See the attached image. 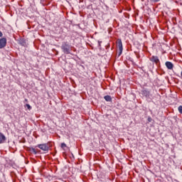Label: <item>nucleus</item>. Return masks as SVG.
I'll return each mask as SVG.
<instances>
[{
	"instance_id": "dca6fc26",
	"label": "nucleus",
	"mask_w": 182,
	"mask_h": 182,
	"mask_svg": "<svg viewBox=\"0 0 182 182\" xmlns=\"http://www.w3.org/2000/svg\"><path fill=\"white\" fill-rule=\"evenodd\" d=\"M149 122H151V118H148Z\"/></svg>"
},
{
	"instance_id": "f03ea898",
	"label": "nucleus",
	"mask_w": 182,
	"mask_h": 182,
	"mask_svg": "<svg viewBox=\"0 0 182 182\" xmlns=\"http://www.w3.org/2000/svg\"><path fill=\"white\" fill-rule=\"evenodd\" d=\"M117 45L119 50L118 56H120L122 53H123V43H122V39H118L117 41Z\"/></svg>"
},
{
	"instance_id": "423d86ee",
	"label": "nucleus",
	"mask_w": 182,
	"mask_h": 182,
	"mask_svg": "<svg viewBox=\"0 0 182 182\" xmlns=\"http://www.w3.org/2000/svg\"><path fill=\"white\" fill-rule=\"evenodd\" d=\"M6 46V38H0V49H4Z\"/></svg>"
},
{
	"instance_id": "20e7f679",
	"label": "nucleus",
	"mask_w": 182,
	"mask_h": 182,
	"mask_svg": "<svg viewBox=\"0 0 182 182\" xmlns=\"http://www.w3.org/2000/svg\"><path fill=\"white\" fill-rule=\"evenodd\" d=\"M37 147H38V149L43 150V151H48L49 150V146H48V144H38Z\"/></svg>"
},
{
	"instance_id": "f3484780",
	"label": "nucleus",
	"mask_w": 182,
	"mask_h": 182,
	"mask_svg": "<svg viewBox=\"0 0 182 182\" xmlns=\"http://www.w3.org/2000/svg\"><path fill=\"white\" fill-rule=\"evenodd\" d=\"M26 102H28V100H25Z\"/></svg>"
},
{
	"instance_id": "9d476101",
	"label": "nucleus",
	"mask_w": 182,
	"mask_h": 182,
	"mask_svg": "<svg viewBox=\"0 0 182 182\" xmlns=\"http://www.w3.org/2000/svg\"><path fill=\"white\" fill-rule=\"evenodd\" d=\"M106 102H112V97L110 95H106L104 97Z\"/></svg>"
},
{
	"instance_id": "6e6552de",
	"label": "nucleus",
	"mask_w": 182,
	"mask_h": 182,
	"mask_svg": "<svg viewBox=\"0 0 182 182\" xmlns=\"http://www.w3.org/2000/svg\"><path fill=\"white\" fill-rule=\"evenodd\" d=\"M18 45H21V46L26 47V40L25 38H20L18 41Z\"/></svg>"
},
{
	"instance_id": "ddd939ff",
	"label": "nucleus",
	"mask_w": 182,
	"mask_h": 182,
	"mask_svg": "<svg viewBox=\"0 0 182 182\" xmlns=\"http://www.w3.org/2000/svg\"><path fill=\"white\" fill-rule=\"evenodd\" d=\"M65 147H66V144L62 143V144H61V148H62V149H65Z\"/></svg>"
},
{
	"instance_id": "4468645a",
	"label": "nucleus",
	"mask_w": 182,
	"mask_h": 182,
	"mask_svg": "<svg viewBox=\"0 0 182 182\" xmlns=\"http://www.w3.org/2000/svg\"><path fill=\"white\" fill-rule=\"evenodd\" d=\"M151 2L156 3V2H159L160 0H151Z\"/></svg>"
},
{
	"instance_id": "f8f14e48",
	"label": "nucleus",
	"mask_w": 182,
	"mask_h": 182,
	"mask_svg": "<svg viewBox=\"0 0 182 182\" xmlns=\"http://www.w3.org/2000/svg\"><path fill=\"white\" fill-rule=\"evenodd\" d=\"M26 107H27L28 110H31L32 109V107L29 104H26Z\"/></svg>"
},
{
	"instance_id": "7ed1b4c3",
	"label": "nucleus",
	"mask_w": 182,
	"mask_h": 182,
	"mask_svg": "<svg viewBox=\"0 0 182 182\" xmlns=\"http://www.w3.org/2000/svg\"><path fill=\"white\" fill-rule=\"evenodd\" d=\"M141 95L142 96H144V97H146L147 100H149V99H150V97L151 96V95L150 94V91L146 89H143L141 90Z\"/></svg>"
},
{
	"instance_id": "1a4fd4ad",
	"label": "nucleus",
	"mask_w": 182,
	"mask_h": 182,
	"mask_svg": "<svg viewBox=\"0 0 182 182\" xmlns=\"http://www.w3.org/2000/svg\"><path fill=\"white\" fill-rule=\"evenodd\" d=\"M6 141V136L2 132H0V144H3Z\"/></svg>"
},
{
	"instance_id": "9b49d317",
	"label": "nucleus",
	"mask_w": 182,
	"mask_h": 182,
	"mask_svg": "<svg viewBox=\"0 0 182 182\" xmlns=\"http://www.w3.org/2000/svg\"><path fill=\"white\" fill-rule=\"evenodd\" d=\"M31 151H32V153H33L34 154H38V152L36 151V149H35V148H31Z\"/></svg>"
},
{
	"instance_id": "f257e3e1",
	"label": "nucleus",
	"mask_w": 182,
	"mask_h": 182,
	"mask_svg": "<svg viewBox=\"0 0 182 182\" xmlns=\"http://www.w3.org/2000/svg\"><path fill=\"white\" fill-rule=\"evenodd\" d=\"M61 49L65 55H70L72 50V46L69 45L68 42H63L61 46Z\"/></svg>"
},
{
	"instance_id": "39448f33",
	"label": "nucleus",
	"mask_w": 182,
	"mask_h": 182,
	"mask_svg": "<svg viewBox=\"0 0 182 182\" xmlns=\"http://www.w3.org/2000/svg\"><path fill=\"white\" fill-rule=\"evenodd\" d=\"M150 61L153 63H156V65H159L160 63V59L156 55H153L149 58Z\"/></svg>"
},
{
	"instance_id": "0eeeda50",
	"label": "nucleus",
	"mask_w": 182,
	"mask_h": 182,
	"mask_svg": "<svg viewBox=\"0 0 182 182\" xmlns=\"http://www.w3.org/2000/svg\"><path fill=\"white\" fill-rule=\"evenodd\" d=\"M165 65L167 69H168L169 70H172V69L174 68V65L170 61H166Z\"/></svg>"
},
{
	"instance_id": "2eb2a0df",
	"label": "nucleus",
	"mask_w": 182,
	"mask_h": 182,
	"mask_svg": "<svg viewBox=\"0 0 182 182\" xmlns=\"http://www.w3.org/2000/svg\"><path fill=\"white\" fill-rule=\"evenodd\" d=\"M2 36H4V34L0 31V38H2Z\"/></svg>"
}]
</instances>
